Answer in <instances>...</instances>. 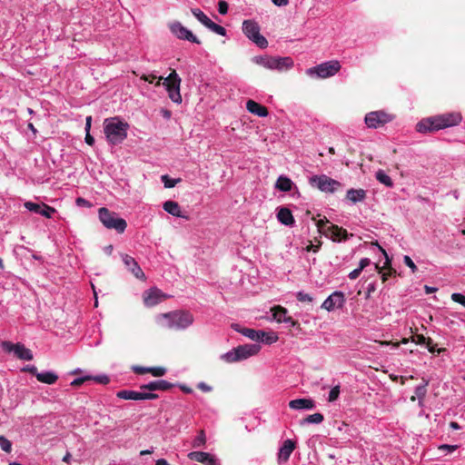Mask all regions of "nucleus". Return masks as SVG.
Masks as SVG:
<instances>
[{"label":"nucleus","instance_id":"54","mask_svg":"<svg viewBox=\"0 0 465 465\" xmlns=\"http://www.w3.org/2000/svg\"><path fill=\"white\" fill-rule=\"evenodd\" d=\"M458 448L457 445H449V444H442L439 447L440 450H446L448 452H452L456 450Z\"/></svg>","mask_w":465,"mask_h":465},{"label":"nucleus","instance_id":"58","mask_svg":"<svg viewBox=\"0 0 465 465\" xmlns=\"http://www.w3.org/2000/svg\"><path fill=\"white\" fill-rule=\"evenodd\" d=\"M91 124H92V116H87L86 119H85V126H84L85 133H89L90 132V130H91Z\"/></svg>","mask_w":465,"mask_h":465},{"label":"nucleus","instance_id":"52","mask_svg":"<svg viewBox=\"0 0 465 465\" xmlns=\"http://www.w3.org/2000/svg\"><path fill=\"white\" fill-rule=\"evenodd\" d=\"M412 341L420 345L427 344L428 342L427 339L421 334L417 335L415 338H413Z\"/></svg>","mask_w":465,"mask_h":465},{"label":"nucleus","instance_id":"59","mask_svg":"<svg viewBox=\"0 0 465 465\" xmlns=\"http://www.w3.org/2000/svg\"><path fill=\"white\" fill-rule=\"evenodd\" d=\"M277 6H285L288 5V0H271Z\"/></svg>","mask_w":465,"mask_h":465},{"label":"nucleus","instance_id":"26","mask_svg":"<svg viewBox=\"0 0 465 465\" xmlns=\"http://www.w3.org/2000/svg\"><path fill=\"white\" fill-rule=\"evenodd\" d=\"M275 189L280 192H291L293 187H296L294 183L286 175H280L275 183Z\"/></svg>","mask_w":465,"mask_h":465},{"label":"nucleus","instance_id":"40","mask_svg":"<svg viewBox=\"0 0 465 465\" xmlns=\"http://www.w3.org/2000/svg\"><path fill=\"white\" fill-rule=\"evenodd\" d=\"M0 448L5 451L9 453L12 450V443L9 440H7L4 436H0Z\"/></svg>","mask_w":465,"mask_h":465},{"label":"nucleus","instance_id":"11","mask_svg":"<svg viewBox=\"0 0 465 465\" xmlns=\"http://www.w3.org/2000/svg\"><path fill=\"white\" fill-rule=\"evenodd\" d=\"M311 186L319 189L321 192L333 193L341 186V183L326 174L312 175L309 178Z\"/></svg>","mask_w":465,"mask_h":465},{"label":"nucleus","instance_id":"21","mask_svg":"<svg viewBox=\"0 0 465 465\" xmlns=\"http://www.w3.org/2000/svg\"><path fill=\"white\" fill-rule=\"evenodd\" d=\"M188 458L204 465H217V460L208 452L192 451L188 454Z\"/></svg>","mask_w":465,"mask_h":465},{"label":"nucleus","instance_id":"51","mask_svg":"<svg viewBox=\"0 0 465 465\" xmlns=\"http://www.w3.org/2000/svg\"><path fill=\"white\" fill-rule=\"evenodd\" d=\"M197 388L200 389L203 392H210L213 390V388L210 385L206 384L203 381L199 382L197 385Z\"/></svg>","mask_w":465,"mask_h":465},{"label":"nucleus","instance_id":"53","mask_svg":"<svg viewBox=\"0 0 465 465\" xmlns=\"http://www.w3.org/2000/svg\"><path fill=\"white\" fill-rule=\"evenodd\" d=\"M133 371L137 374H143L149 372V367L134 366Z\"/></svg>","mask_w":465,"mask_h":465},{"label":"nucleus","instance_id":"6","mask_svg":"<svg viewBox=\"0 0 465 465\" xmlns=\"http://www.w3.org/2000/svg\"><path fill=\"white\" fill-rule=\"evenodd\" d=\"M341 69V64L337 60H331L322 63L316 66L308 68L306 74L311 77L328 78L335 75Z\"/></svg>","mask_w":465,"mask_h":465},{"label":"nucleus","instance_id":"45","mask_svg":"<svg viewBox=\"0 0 465 465\" xmlns=\"http://www.w3.org/2000/svg\"><path fill=\"white\" fill-rule=\"evenodd\" d=\"M451 300L457 303H460L465 308V295L460 292H454L451 294Z\"/></svg>","mask_w":465,"mask_h":465},{"label":"nucleus","instance_id":"15","mask_svg":"<svg viewBox=\"0 0 465 465\" xmlns=\"http://www.w3.org/2000/svg\"><path fill=\"white\" fill-rule=\"evenodd\" d=\"M172 34L180 40H186L191 43L199 45V39L193 34V32L183 26L180 22H173L169 25Z\"/></svg>","mask_w":465,"mask_h":465},{"label":"nucleus","instance_id":"4","mask_svg":"<svg viewBox=\"0 0 465 465\" xmlns=\"http://www.w3.org/2000/svg\"><path fill=\"white\" fill-rule=\"evenodd\" d=\"M260 351L261 345L258 343L239 345L222 354L220 360L226 363H235L258 354Z\"/></svg>","mask_w":465,"mask_h":465},{"label":"nucleus","instance_id":"14","mask_svg":"<svg viewBox=\"0 0 465 465\" xmlns=\"http://www.w3.org/2000/svg\"><path fill=\"white\" fill-rule=\"evenodd\" d=\"M192 14L194 15V17L203 24L205 27L210 29L212 32L224 36L226 35V30L222 25H219L213 22L201 9L199 8H193Z\"/></svg>","mask_w":465,"mask_h":465},{"label":"nucleus","instance_id":"36","mask_svg":"<svg viewBox=\"0 0 465 465\" xmlns=\"http://www.w3.org/2000/svg\"><path fill=\"white\" fill-rule=\"evenodd\" d=\"M206 436L203 430H200L198 435L193 440V448H202L205 445Z\"/></svg>","mask_w":465,"mask_h":465},{"label":"nucleus","instance_id":"19","mask_svg":"<svg viewBox=\"0 0 465 465\" xmlns=\"http://www.w3.org/2000/svg\"><path fill=\"white\" fill-rule=\"evenodd\" d=\"M271 312H272L273 320H275L277 322H284V323L289 324L292 327L296 326L297 322L294 321L291 316L287 315L288 314L287 309L278 305V306H274L273 308H272Z\"/></svg>","mask_w":465,"mask_h":465},{"label":"nucleus","instance_id":"17","mask_svg":"<svg viewBox=\"0 0 465 465\" xmlns=\"http://www.w3.org/2000/svg\"><path fill=\"white\" fill-rule=\"evenodd\" d=\"M117 397L124 400L143 401L157 399L158 395L153 392L123 390L117 392Z\"/></svg>","mask_w":465,"mask_h":465},{"label":"nucleus","instance_id":"30","mask_svg":"<svg viewBox=\"0 0 465 465\" xmlns=\"http://www.w3.org/2000/svg\"><path fill=\"white\" fill-rule=\"evenodd\" d=\"M36 379L38 381L42 383L52 385L57 381L58 375L52 371H46L38 372V374H36Z\"/></svg>","mask_w":465,"mask_h":465},{"label":"nucleus","instance_id":"23","mask_svg":"<svg viewBox=\"0 0 465 465\" xmlns=\"http://www.w3.org/2000/svg\"><path fill=\"white\" fill-rule=\"evenodd\" d=\"M295 449V443L292 440H284L283 444L279 450L278 460L279 462H286L292 451Z\"/></svg>","mask_w":465,"mask_h":465},{"label":"nucleus","instance_id":"55","mask_svg":"<svg viewBox=\"0 0 465 465\" xmlns=\"http://www.w3.org/2000/svg\"><path fill=\"white\" fill-rule=\"evenodd\" d=\"M156 75L154 74H149V75H145V74H143L141 76V79L145 81V82H148V83H153L155 79H156Z\"/></svg>","mask_w":465,"mask_h":465},{"label":"nucleus","instance_id":"56","mask_svg":"<svg viewBox=\"0 0 465 465\" xmlns=\"http://www.w3.org/2000/svg\"><path fill=\"white\" fill-rule=\"evenodd\" d=\"M376 290V283L375 282H370L367 285V296H370L371 293L374 292Z\"/></svg>","mask_w":465,"mask_h":465},{"label":"nucleus","instance_id":"5","mask_svg":"<svg viewBox=\"0 0 465 465\" xmlns=\"http://www.w3.org/2000/svg\"><path fill=\"white\" fill-rule=\"evenodd\" d=\"M252 62L269 70L286 71L293 66V61L291 57L257 55L252 58Z\"/></svg>","mask_w":465,"mask_h":465},{"label":"nucleus","instance_id":"24","mask_svg":"<svg viewBox=\"0 0 465 465\" xmlns=\"http://www.w3.org/2000/svg\"><path fill=\"white\" fill-rule=\"evenodd\" d=\"M289 407L292 410H312L315 407V402L312 399H295L289 402Z\"/></svg>","mask_w":465,"mask_h":465},{"label":"nucleus","instance_id":"20","mask_svg":"<svg viewBox=\"0 0 465 465\" xmlns=\"http://www.w3.org/2000/svg\"><path fill=\"white\" fill-rule=\"evenodd\" d=\"M122 260L125 267L128 269V271H130L137 279H145V275L143 270L141 269L137 262L134 260V258L128 254H123Z\"/></svg>","mask_w":465,"mask_h":465},{"label":"nucleus","instance_id":"61","mask_svg":"<svg viewBox=\"0 0 465 465\" xmlns=\"http://www.w3.org/2000/svg\"><path fill=\"white\" fill-rule=\"evenodd\" d=\"M427 347L430 352H434L436 351V345L431 344V340L429 339L427 342Z\"/></svg>","mask_w":465,"mask_h":465},{"label":"nucleus","instance_id":"27","mask_svg":"<svg viewBox=\"0 0 465 465\" xmlns=\"http://www.w3.org/2000/svg\"><path fill=\"white\" fill-rule=\"evenodd\" d=\"M277 219L284 225L292 226L295 223L292 212L286 207H281L277 213Z\"/></svg>","mask_w":465,"mask_h":465},{"label":"nucleus","instance_id":"63","mask_svg":"<svg viewBox=\"0 0 465 465\" xmlns=\"http://www.w3.org/2000/svg\"><path fill=\"white\" fill-rule=\"evenodd\" d=\"M155 465H170L165 459H159L156 460Z\"/></svg>","mask_w":465,"mask_h":465},{"label":"nucleus","instance_id":"38","mask_svg":"<svg viewBox=\"0 0 465 465\" xmlns=\"http://www.w3.org/2000/svg\"><path fill=\"white\" fill-rule=\"evenodd\" d=\"M162 182L165 188H173L181 180L170 178L167 174L162 175Z\"/></svg>","mask_w":465,"mask_h":465},{"label":"nucleus","instance_id":"50","mask_svg":"<svg viewBox=\"0 0 465 465\" xmlns=\"http://www.w3.org/2000/svg\"><path fill=\"white\" fill-rule=\"evenodd\" d=\"M23 371L30 372L36 377L38 374L37 368L35 365H26L22 369Z\"/></svg>","mask_w":465,"mask_h":465},{"label":"nucleus","instance_id":"22","mask_svg":"<svg viewBox=\"0 0 465 465\" xmlns=\"http://www.w3.org/2000/svg\"><path fill=\"white\" fill-rule=\"evenodd\" d=\"M141 390L143 391H168L171 388H173V384L167 381L164 380H157L150 381L146 384L141 385Z\"/></svg>","mask_w":465,"mask_h":465},{"label":"nucleus","instance_id":"8","mask_svg":"<svg viewBox=\"0 0 465 465\" xmlns=\"http://www.w3.org/2000/svg\"><path fill=\"white\" fill-rule=\"evenodd\" d=\"M99 220L107 229H114L119 233L124 232L127 227L124 219L104 207L99 209Z\"/></svg>","mask_w":465,"mask_h":465},{"label":"nucleus","instance_id":"10","mask_svg":"<svg viewBox=\"0 0 465 465\" xmlns=\"http://www.w3.org/2000/svg\"><path fill=\"white\" fill-rule=\"evenodd\" d=\"M320 230L333 242H342L352 236L345 229L331 223L328 220H321L318 223Z\"/></svg>","mask_w":465,"mask_h":465},{"label":"nucleus","instance_id":"62","mask_svg":"<svg viewBox=\"0 0 465 465\" xmlns=\"http://www.w3.org/2000/svg\"><path fill=\"white\" fill-rule=\"evenodd\" d=\"M113 250H114V247H113V245H111V244H110V245H107V246H105V247L104 248V252L106 254H108V255L112 254Z\"/></svg>","mask_w":465,"mask_h":465},{"label":"nucleus","instance_id":"64","mask_svg":"<svg viewBox=\"0 0 465 465\" xmlns=\"http://www.w3.org/2000/svg\"><path fill=\"white\" fill-rule=\"evenodd\" d=\"M71 453L70 452H66L65 455L64 456L63 458V461L64 462H66V463H69L70 460H71Z\"/></svg>","mask_w":465,"mask_h":465},{"label":"nucleus","instance_id":"57","mask_svg":"<svg viewBox=\"0 0 465 465\" xmlns=\"http://www.w3.org/2000/svg\"><path fill=\"white\" fill-rule=\"evenodd\" d=\"M84 140L85 143L89 145H94V138L90 134V132L86 133Z\"/></svg>","mask_w":465,"mask_h":465},{"label":"nucleus","instance_id":"35","mask_svg":"<svg viewBox=\"0 0 465 465\" xmlns=\"http://www.w3.org/2000/svg\"><path fill=\"white\" fill-rule=\"evenodd\" d=\"M324 417L321 413H313L311 415H308L305 419L301 420L300 424H320L323 421Z\"/></svg>","mask_w":465,"mask_h":465},{"label":"nucleus","instance_id":"25","mask_svg":"<svg viewBox=\"0 0 465 465\" xmlns=\"http://www.w3.org/2000/svg\"><path fill=\"white\" fill-rule=\"evenodd\" d=\"M246 109L251 114L260 117H265L268 115L267 108L253 100H248L246 102Z\"/></svg>","mask_w":465,"mask_h":465},{"label":"nucleus","instance_id":"1","mask_svg":"<svg viewBox=\"0 0 465 465\" xmlns=\"http://www.w3.org/2000/svg\"><path fill=\"white\" fill-rule=\"evenodd\" d=\"M462 116L459 112H450L426 117L416 124V131L420 134L434 133L460 124Z\"/></svg>","mask_w":465,"mask_h":465},{"label":"nucleus","instance_id":"60","mask_svg":"<svg viewBox=\"0 0 465 465\" xmlns=\"http://www.w3.org/2000/svg\"><path fill=\"white\" fill-rule=\"evenodd\" d=\"M424 290L427 294H430V293L437 292L438 289L436 287L425 285Z\"/></svg>","mask_w":465,"mask_h":465},{"label":"nucleus","instance_id":"43","mask_svg":"<svg viewBox=\"0 0 465 465\" xmlns=\"http://www.w3.org/2000/svg\"><path fill=\"white\" fill-rule=\"evenodd\" d=\"M340 395V386H334L329 392L328 401L330 402L335 401Z\"/></svg>","mask_w":465,"mask_h":465},{"label":"nucleus","instance_id":"37","mask_svg":"<svg viewBox=\"0 0 465 465\" xmlns=\"http://www.w3.org/2000/svg\"><path fill=\"white\" fill-rule=\"evenodd\" d=\"M24 206L26 210L40 214L41 209H43V203H36L33 202H25L24 203Z\"/></svg>","mask_w":465,"mask_h":465},{"label":"nucleus","instance_id":"48","mask_svg":"<svg viewBox=\"0 0 465 465\" xmlns=\"http://www.w3.org/2000/svg\"><path fill=\"white\" fill-rule=\"evenodd\" d=\"M278 341V336L274 332H266L263 341L267 344L274 343Z\"/></svg>","mask_w":465,"mask_h":465},{"label":"nucleus","instance_id":"47","mask_svg":"<svg viewBox=\"0 0 465 465\" xmlns=\"http://www.w3.org/2000/svg\"><path fill=\"white\" fill-rule=\"evenodd\" d=\"M91 381H94L95 382L100 383V384H107L110 380L107 375L101 374V375H95V376L92 375Z\"/></svg>","mask_w":465,"mask_h":465},{"label":"nucleus","instance_id":"49","mask_svg":"<svg viewBox=\"0 0 465 465\" xmlns=\"http://www.w3.org/2000/svg\"><path fill=\"white\" fill-rule=\"evenodd\" d=\"M218 11L221 15H225L228 12V4L225 1L218 3Z\"/></svg>","mask_w":465,"mask_h":465},{"label":"nucleus","instance_id":"41","mask_svg":"<svg viewBox=\"0 0 465 465\" xmlns=\"http://www.w3.org/2000/svg\"><path fill=\"white\" fill-rule=\"evenodd\" d=\"M296 298L299 302H312L313 301V298L309 293H306L302 291L296 293Z\"/></svg>","mask_w":465,"mask_h":465},{"label":"nucleus","instance_id":"32","mask_svg":"<svg viewBox=\"0 0 465 465\" xmlns=\"http://www.w3.org/2000/svg\"><path fill=\"white\" fill-rule=\"evenodd\" d=\"M427 386L428 381H425L423 384L418 385L415 387L414 393L415 395L411 398L412 401L416 400V398L419 400V404L422 405V401L426 396L427 393Z\"/></svg>","mask_w":465,"mask_h":465},{"label":"nucleus","instance_id":"46","mask_svg":"<svg viewBox=\"0 0 465 465\" xmlns=\"http://www.w3.org/2000/svg\"><path fill=\"white\" fill-rule=\"evenodd\" d=\"M403 262L406 266H408L411 269V272L414 273L417 272L418 268L410 256L404 255Z\"/></svg>","mask_w":465,"mask_h":465},{"label":"nucleus","instance_id":"34","mask_svg":"<svg viewBox=\"0 0 465 465\" xmlns=\"http://www.w3.org/2000/svg\"><path fill=\"white\" fill-rule=\"evenodd\" d=\"M375 177L379 183L384 184L386 187H393L394 183L392 182V179L383 170H378L375 173Z\"/></svg>","mask_w":465,"mask_h":465},{"label":"nucleus","instance_id":"39","mask_svg":"<svg viewBox=\"0 0 465 465\" xmlns=\"http://www.w3.org/2000/svg\"><path fill=\"white\" fill-rule=\"evenodd\" d=\"M55 213H56V210L54 207L49 206L48 204L43 203V209H41V213H40V214L42 216H44L45 218H51L53 216V214Z\"/></svg>","mask_w":465,"mask_h":465},{"label":"nucleus","instance_id":"31","mask_svg":"<svg viewBox=\"0 0 465 465\" xmlns=\"http://www.w3.org/2000/svg\"><path fill=\"white\" fill-rule=\"evenodd\" d=\"M163 210L169 214L175 217H183L182 213V210L177 202L174 201H166L163 205Z\"/></svg>","mask_w":465,"mask_h":465},{"label":"nucleus","instance_id":"16","mask_svg":"<svg viewBox=\"0 0 465 465\" xmlns=\"http://www.w3.org/2000/svg\"><path fill=\"white\" fill-rule=\"evenodd\" d=\"M345 301L344 293L341 291H335L325 299L321 307L327 312H333L336 309L342 308Z\"/></svg>","mask_w":465,"mask_h":465},{"label":"nucleus","instance_id":"2","mask_svg":"<svg viewBox=\"0 0 465 465\" xmlns=\"http://www.w3.org/2000/svg\"><path fill=\"white\" fill-rule=\"evenodd\" d=\"M156 322L161 327L181 331L190 327L194 317L188 311L178 310L158 315Z\"/></svg>","mask_w":465,"mask_h":465},{"label":"nucleus","instance_id":"13","mask_svg":"<svg viewBox=\"0 0 465 465\" xmlns=\"http://www.w3.org/2000/svg\"><path fill=\"white\" fill-rule=\"evenodd\" d=\"M2 348L6 351L14 352V354L20 360L31 361L34 358L31 350L20 342L14 344L11 341H3Z\"/></svg>","mask_w":465,"mask_h":465},{"label":"nucleus","instance_id":"3","mask_svg":"<svg viewBox=\"0 0 465 465\" xmlns=\"http://www.w3.org/2000/svg\"><path fill=\"white\" fill-rule=\"evenodd\" d=\"M129 124L119 117L106 118L104 122V132L108 143H122L127 137Z\"/></svg>","mask_w":465,"mask_h":465},{"label":"nucleus","instance_id":"33","mask_svg":"<svg viewBox=\"0 0 465 465\" xmlns=\"http://www.w3.org/2000/svg\"><path fill=\"white\" fill-rule=\"evenodd\" d=\"M371 264V260L369 258H362L360 262H359V267L354 269L353 271H351L348 277L351 279V280H355L357 279L361 272H362V270L364 268H366L367 266H369Z\"/></svg>","mask_w":465,"mask_h":465},{"label":"nucleus","instance_id":"42","mask_svg":"<svg viewBox=\"0 0 465 465\" xmlns=\"http://www.w3.org/2000/svg\"><path fill=\"white\" fill-rule=\"evenodd\" d=\"M149 372L154 377H162L165 374L166 370L163 367H149Z\"/></svg>","mask_w":465,"mask_h":465},{"label":"nucleus","instance_id":"9","mask_svg":"<svg viewBox=\"0 0 465 465\" xmlns=\"http://www.w3.org/2000/svg\"><path fill=\"white\" fill-rule=\"evenodd\" d=\"M394 119V114L384 110H378L366 114L364 123L368 128L378 129L392 122Z\"/></svg>","mask_w":465,"mask_h":465},{"label":"nucleus","instance_id":"7","mask_svg":"<svg viewBox=\"0 0 465 465\" xmlns=\"http://www.w3.org/2000/svg\"><path fill=\"white\" fill-rule=\"evenodd\" d=\"M260 30L259 24L254 20L248 19L242 22V32L245 36L258 47L266 48L268 46V41L261 35Z\"/></svg>","mask_w":465,"mask_h":465},{"label":"nucleus","instance_id":"29","mask_svg":"<svg viewBox=\"0 0 465 465\" xmlns=\"http://www.w3.org/2000/svg\"><path fill=\"white\" fill-rule=\"evenodd\" d=\"M242 335L254 341H263L266 332L261 330H254L250 328H243L239 331Z\"/></svg>","mask_w":465,"mask_h":465},{"label":"nucleus","instance_id":"18","mask_svg":"<svg viewBox=\"0 0 465 465\" xmlns=\"http://www.w3.org/2000/svg\"><path fill=\"white\" fill-rule=\"evenodd\" d=\"M167 296L157 288H151L143 293V302L147 307H153L163 302Z\"/></svg>","mask_w":465,"mask_h":465},{"label":"nucleus","instance_id":"44","mask_svg":"<svg viewBox=\"0 0 465 465\" xmlns=\"http://www.w3.org/2000/svg\"><path fill=\"white\" fill-rule=\"evenodd\" d=\"M91 378H92V375H84L82 377H78L71 381V386H73V387L80 386L84 382H85L87 381H91Z\"/></svg>","mask_w":465,"mask_h":465},{"label":"nucleus","instance_id":"28","mask_svg":"<svg viewBox=\"0 0 465 465\" xmlns=\"http://www.w3.org/2000/svg\"><path fill=\"white\" fill-rule=\"evenodd\" d=\"M366 198V191L363 189H349L346 193V199L351 203L363 202Z\"/></svg>","mask_w":465,"mask_h":465},{"label":"nucleus","instance_id":"12","mask_svg":"<svg viewBox=\"0 0 465 465\" xmlns=\"http://www.w3.org/2000/svg\"><path fill=\"white\" fill-rule=\"evenodd\" d=\"M163 80V84L166 86L170 99L177 104L182 103V96L180 94L181 78L175 71H173L168 77H159L157 84Z\"/></svg>","mask_w":465,"mask_h":465}]
</instances>
